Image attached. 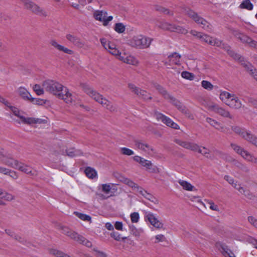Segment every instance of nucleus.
<instances>
[{
    "instance_id": "f257e3e1",
    "label": "nucleus",
    "mask_w": 257,
    "mask_h": 257,
    "mask_svg": "<svg viewBox=\"0 0 257 257\" xmlns=\"http://www.w3.org/2000/svg\"><path fill=\"white\" fill-rule=\"evenodd\" d=\"M43 87L47 92L56 95L67 103H71L73 100L72 94L69 92L68 88L57 81L46 80L43 83Z\"/></svg>"
},
{
    "instance_id": "f03ea898",
    "label": "nucleus",
    "mask_w": 257,
    "mask_h": 257,
    "mask_svg": "<svg viewBox=\"0 0 257 257\" xmlns=\"http://www.w3.org/2000/svg\"><path fill=\"white\" fill-rule=\"evenodd\" d=\"M153 39L151 38L140 35L134 36L129 40L128 44L134 47L144 49L149 47Z\"/></svg>"
},
{
    "instance_id": "7ed1b4c3",
    "label": "nucleus",
    "mask_w": 257,
    "mask_h": 257,
    "mask_svg": "<svg viewBox=\"0 0 257 257\" xmlns=\"http://www.w3.org/2000/svg\"><path fill=\"white\" fill-rule=\"evenodd\" d=\"M185 13L198 24L201 25L203 29L207 31H210L211 30V26L209 23L203 18L198 16V14L193 10L187 9L185 10Z\"/></svg>"
},
{
    "instance_id": "20e7f679",
    "label": "nucleus",
    "mask_w": 257,
    "mask_h": 257,
    "mask_svg": "<svg viewBox=\"0 0 257 257\" xmlns=\"http://www.w3.org/2000/svg\"><path fill=\"white\" fill-rule=\"evenodd\" d=\"M9 108L12 111V112L15 116L18 117L21 119L22 122L24 124H32L36 123H41L43 121L40 118L25 117L24 116L22 115V113L20 111L18 108L13 106L11 105Z\"/></svg>"
},
{
    "instance_id": "39448f33",
    "label": "nucleus",
    "mask_w": 257,
    "mask_h": 257,
    "mask_svg": "<svg viewBox=\"0 0 257 257\" xmlns=\"http://www.w3.org/2000/svg\"><path fill=\"white\" fill-rule=\"evenodd\" d=\"M24 5L25 8L35 14L46 16V13L42 8L30 0H20Z\"/></svg>"
},
{
    "instance_id": "423d86ee",
    "label": "nucleus",
    "mask_w": 257,
    "mask_h": 257,
    "mask_svg": "<svg viewBox=\"0 0 257 257\" xmlns=\"http://www.w3.org/2000/svg\"><path fill=\"white\" fill-rule=\"evenodd\" d=\"M82 87L87 94L101 105L103 103V100L106 99L102 95L100 94L88 85L83 84H82Z\"/></svg>"
},
{
    "instance_id": "0eeeda50",
    "label": "nucleus",
    "mask_w": 257,
    "mask_h": 257,
    "mask_svg": "<svg viewBox=\"0 0 257 257\" xmlns=\"http://www.w3.org/2000/svg\"><path fill=\"white\" fill-rule=\"evenodd\" d=\"M134 160L144 167H145L146 169L151 173H159L160 172L159 169L157 166L154 165L150 161L138 156L134 157Z\"/></svg>"
},
{
    "instance_id": "6e6552de",
    "label": "nucleus",
    "mask_w": 257,
    "mask_h": 257,
    "mask_svg": "<svg viewBox=\"0 0 257 257\" xmlns=\"http://www.w3.org/2000/svg\"><path fill=\"white\" fill-rule=\"evenodd\" d=\"M107 15L106 11L97 10L94 12L93 16L96 20L102 22L103 26H106L113 19L112 16L107 17Z\"/></svg>"
},
{
    "instance_id": "1a4fd4ad",
    "label": "nucleus",
    "mask_w": 257,
    "mask_h": 257,
    "mask_svg": "<svg viewBox=\"0 0 257 257\" xmlns=\"http://www.w3.org/2000/svg\"><path fill=\"white\" fill-rule=\"evenodd\" d=\"M145 220L148 221L156 228L161 229L163 227V223L152 212H146L145 213Z\"/></svg>"
},
{
    "instance_id": "9d476101",
    "label": "nucleus",
    "mask_w": 257,
    "mask_h": 257,
    "mask_svg": "<svg viewBox=\"0 0 257 257\" xmlns=\"http://www.w3.org/2000/svg\"><path fill=\"white\" fill-rule=\"evenodd\" d=\"M154 116L158 121H162L168 126L175 129H178L179 127L177 124L173 122L170 118L160 112L155 111L154 112Z\"/></svg>"
},
{
    "instance_id": "9b49d317",
    "label": "nucleus",
    "mask_w": 257,
    "mask_h": 257,
    "mask_svg": "<svg viewBox=\"0 0 257 257\" xmlns=\"http://www.w3.org/2000/svg\"><path fill=\"white\" fill-rule=\"evenodd\" d=\"M0 161L3 164L16 169L18 168L19 164L18 160H15L11 157L10 154H7L6 153L2 157H0Z\"/></svg>"
},
{
    "instance_id": "f8f14e48",
    "label": "nucleus",
    "mask_w": 257,
    "mask_h": 257,
    "mask_svg": "<svg viewBox=\"0 0 257 257\" xmlns=\"http://www.w3.org/2000/svg\"><path fill=\"white\" fill-rule=\"evenodd\" d=\"M128 88L132 92L143 99L147 100L148 99L151 100L152 99V97L149 93L145 90H142L140 88L136 87L133 84H129Z\"/></svg>"
},
{
    "instance_id": "ddd939ff",
    "label": "nucleus",
    "mask_w": 257,
    "mask_h": 257,
    "mask_svg": "<svg viewBox=\"0 0 257 257\" xmlns=\"http://www.w3.org/2000/svg\"><path fill=\"white\" fill-rule=\"evenodd\" d=\"M215 247L225 257H235L234 253L228 248L225 243L221 242H217Z\"/></svg>"
},
{
    "instance_id": "4468645a",
    "label": "nucleus",
    "mask_w": 257,
    "mask_h": 257,
    "mask_svg": "<svg viewBox=\"0 0 257 257\" xmlns=\"http://www.w3.org/2000/svg\"><path fill=\"white\" fill-rule=\"evenodd\" d=\"M162 28L165 30L170 31L171 32H177L178 33H181L186 34L187 33V30L184 28L177 26L174 24H169L168 23H164L162 24Z\"/></svg>"
},
{
    "instance_id": "2eb2a0df",
    "label": "nucleus",
    "mask_w": 257,
    "mask_h": 257,
    "mask_svg": "<svg viewBox=\"0 0 257 257\" xmlns=\"http://www.w3.org/2000/svg\"><path fill=\"white\" fill-rule=\"evenodd\" d=\"M175 142L176 144L183 147L184 148L191 150L192 151H197L199 147V146L195 143L183 141L181 140H175Z\"/></svg>"
},
{
    "instance_id": "dca6fc26",
    "label": "nucleus",
    "mask_w": 257,
    "mask_h": 257,
    "mask_svg": "<svg viewBox=\"0 0 257 257\" xmlns=\"http://www.w3.org/2000/svg\"><path fill=\"white\" fill-rule=\"evenodd\" d=\"M31 176H36L38 175V172L30 166L19 162L18 168L16 169Z\"/></svg>"
},
{
    "instance_id": "f3484780",
    "label": "nucleus",
    "mask_w": 257,
    "mask_h": 257,
    "mask_svg": "<svg viewBox=\"0 0 257 257\" xmlns=\"http://www.w3.org/2000/svg\"><path fill=\"white\" fill-rule=\"evenodd\" d=\"M209 108L216 113L223 116L224 117H228L232 118V116L230 114L229 112L225 110L224 108L220 107L217 104H212L209 106Z\"/></svg>"
},
{
    "instance_id": "a211bd4d",
    "label": "nucleus",
    "mask_w": 257,
    "mask_h": 257,
    "mask_svg": "<svg viewBox=\"0 0 257 257\" xmlns=\"http://www.w3.org/2000/svg\"><path fill=\"white\" fill-rule=\"evenodd\" d=\"M66 37L70 43L77 47L82 48L85 45L84 42L82 41L80 38L76 36L68 34L66 35Z\"/></svg>"
},
{
    "instance_id": "6ab92c4d",
    "label": "nucleus",
    "mask_w": 257,
    "mask_h": 257,
    "mask_svg": "<svg viewBox=\"0 0 257 257\" xmlns=\"http://www.w3.org/2000/svg\"><path fill=\"white\" fill-rule=\"evenodd\" d=\"M236 153L240 155L244 159L247 161L257 164V158L251 155L247 151H245L241 147H239V149H238V151Z\"/></svg>"
},
{
    "instance_id": "aec40b11",
    "label": "nucleus",
    "mask_w": 257,
    "mask_h": 257,
    "mask_svg": "<svg viewBox=\"0 0 257 257\" xmlns=\"http://www.w3.org/2000/svg\"><path fill=\"white\" fill-rule=\"evenodd\" d=\"M236 153L240 155L244 159L247 161L257 164V158L251 155L247 151H245L241 147H239V149H238V151Z\"/></svg>"
},
{
    "instance_id": "412c9836",
    "label": "nucleus",
    "mask_w": 257,
    "mask_h": 257,
    "mask_svg": "<svg viewBox=\"0 0 257 257\" xmlns=\"http://www.w3.org/2000/svg\"><path fill=\"white\" fill-rule=\"evenodd\" d=\"M58 229L60 230L62 233L69 236L74 240L76 239V237L78 236V233L77 232L71 230L68 227L59 225Z\"/></svg>"
},
{
    "instance_id": "4be33fe9",
    "label": "nucleus",
    "mask_w": 257,
    "mask_h": 257,
    "mask_svg": "<svg viewBox=\"0 0 257 257\" xmlns=\"http://www.w3.org/2000/svg\"><path fill=\"white\" fill-rule=\"evenodd\" d=\"M226 104L229 107L234 109H239L241 107L242 103L238 97L232 95L231 98L229 100V102H226Z\"/></svg>"
},
{
    "instance_id": "5701e85b",
    "label": "nucleus",
    "mask_w": 257,
    "mask_h": 257,
    "mask_svg": "<svg viewBox=\"0 0 257 257\" xmlns=\"http://www.w3.org/2000/svg\"><path fill=\"white\" fill-rule=\"evenodd\" d=\"M136 147L143 151L149 152L151 151L152 152H154V149L148 144L143 143V142L139 140H136L134 142Z\"/></svg>"
},
{
    "instance_id": "b1692460",
    "label": "nucleus",
    "mask_w": 257,
    "mask_h": 257,
    "mask_svg": "<svg viewBox=\"0 0 257 257\" xmlns=\"http://www.w3.org/2000/svg\"><path fill=\"white\" fill-rule=\"evenodd\" d=\"M242 138L257 147V137L254 135L251 134L250 131H246Z\"/></svg>"
},
{
    "instance_id": "393cba45",
    "label": "nucleus",
    "mask_w": 257,
    "mask_h": 257,
    "mask_svg": "<svg viewBox=\"0 0 257 257\" xmlns=\"http://www.w3.org/2000/svg\"><path fill=\"white\" fill-rule=\"evenodd\" d=\"M119 59L123 62L133 65H137L138 64V61L134 56L130 55L126 57L120 56Z\"/></svg>"
},
{
    "instance_id": "a878e982",
    "label": "nucleus",
    "mask_w": 257,
    "mask_h": 257,
    "mask_svg": "<svg viewBox=\"0 0 257 257\" xmlns=\"http://www.w3.org/2000/svg\"><path fill=\"white\" fill-rule=\"evenodd\" d=\"M0 173L9 175L14 179H17L18 178V176L16 172L2 166L0 167Z\"/></svg>"
},
{
    "instance_id": "bb28decb",
    "label": "nucleus",
    "mask_w": 257,
    "mask_h": 257,
    "mask_svg": "<svg viewBox=\"0 0 257 257\" xmlns=\"http://www.w3.org/2000/svg\"><path fill=\"white\" fill-rule=\"evenodd\" d=\"M18 93L19 95L25 100H29L31 95L28 91L24 87H20L18 88Z\"/></svg>"
},
{
    "instance_id": "cd10ccee",
    "label": "nucleus",
    "mask_w": 257,
    "mask_h": 257,
    "mask_svg": "<svg viewBox=\"0 0 257 257\" xmlns=\"http://www.w3.org/2000/svg\"><path fill=\"white\" fill-rule=\"evenodd\" d=\"M138 192L142 196H143L145 198L151 201L152 202H155L156 200V199L154 196H153L151 194L148 193L142 187H141L140 189Z\"/></svg>"
},
{
    "instance_id": "c85d7f7f",
    "label": "nucleus",
    "mask_w": 257,
    "mask_h": 257,
    "mask_svg": "<svg viewBox=\"0 0 257 257\" xmlns=\"http://www.w3.org/2000/svg\"><path fill=\"white\" fill-rule=\"evenodd\" d=\"M66 152L67 155L70 157H75L82 154V152L80 150L75 149L74 148L67 149L66 150Z\"/></svg>"
},
{
    "instance_id": "c756f323",
    "label": "nucleus",
    "mask_w": 257,
    "mask_h": 257,
    "mask_svg": "<svg viewBox=\"0 0 257 257\" xmlns=\"http://www.w3.org/2000/svg\"><path fill=\"white\" fill-rule=\"evenodd\" d=\"M211 45L220 47L225 51L229 50V46L217 39H213Z\"/></svg>"
},
{
    "instance_id": "7c9ffc66",
    "label": "nucleus",
    "mask_w": 257,
    "mask_h": 257,
    "mask_svg": "<svg viewBox=\"0 0 257 257\" xmlns=\"http://www.w3.org/2000/svg\"><path fill=\"white\" fill-rule=\"evenodd\" d=\"M102 105L111 112H113L117 111V107L115 105H113L106 99L103 100V103Z\"/></svg>"
},
{
    "instance_id": "2f4dec72",
    "label": "nucleus",
    "mask_w": 257,
    "mask_h": 257,
    "mask_svg": "<svg viewBox=\"0 0 257 257\" xmlns=\"http://www.w3.org/2000/svg\"><path fill=\"white\" fill-rule=\"evenodd\" d=\"M180 57L181 56L179 54L177 53H174L172 54L171 55H170L168 58L169 59L170 62L171 63L176 65H179L180 64Z\"/></svg>"
},
{
    "instance_id": "473e14b6",
    "label": "nucleus",
    "mask_w": 257,
    "mask_h": 257,
    "mask_svg": "<svg viewBox=\"0 0 257 257\" xmlns=\"http://www.w3.org/2000/svg\"><path fill=\"white\" fill-rule=\"evenodd\" d=\"M241 9H246L251 11L253 9V4L250 2V0H244L240 4L239 7Z\"/></svg>"
},
{
    "instance_id": "72a5a7b5",
    "label": "nucleus",
    "mask_w": 257,
    "mask_h": 257,
    "mask_svg": "<svg viewBox=\"0 0 257 257\" xmlns=\"http://www.w3.org/2000/svg\"><path fill=\"white\" fill-rule=\"evenodd\" d=\"M154 87L158 91V92L164 97L165 99H168L170 95L168 92L161 85L158 84H154Z\"/></svg>"
},
{
    "instance_id": "f704fd0d",
    "label": "nucleus",
    "mask_w": 257,
    "mask_h": 257,
    "mask_svg": "<svg viewBox=\"0 0 257 257\" xmlns=\"http://www.w3.org/2000/svg\"><path fill=\"white\" fill-rule=\"evenodd\" d=\"M129 229L131 233L137 237H139L143 230L141 229H137L135 225L132 224L129 225Z\"/></svg>"
},
{
    "instance_id": "c9c22d12",
    "label": "nucleus",
    "mask_w": 257,
    "mask_h": 257,
    "mask_svg": "<svg viewBox=\"0 0 257 257\" xmlns=\"http://www.w3.org/2000/svg\"><path fill=\"white\" fill-rule=\"evenodd\" d=\"M231 130L236 134L243 138V136L244 135L246 132V130L244 128L240 127L238 126H231Z\"/></svg>"
},
{
    "instance_id": "e433bc0d",
    "label": "nucleus",
    "mask_w": 257,
    "mask_h": 257,
    "mask_svg": "<svg viewBox=\"0 0 257 257\" xmlns=\"http://www.w3.org/2000/svg\"><path fill=\"white\" fill-rule=\"evenodd\" d=\"M75 240L78 242L80 243H82L83 244L85 245L86 246L90 247L91 246V242L87 240L85 238V237L78 234V236L76 237V239H75Z\"/></svg>"
},
{
    "instance_id": "4c0bfd02",
    "label": "nucleus",
    "mask_w": 257,
    "mask_h": 257,
    "mask_svg": "<svg viewBox=\"0 0 257 257\" xmlns=\"http://www.w3.org/2000/svg\"><path fill=\"white\" fill-rule=\"evenodd\" d=\"M178 183L181 186H182L184 189L188 191H192L194 188L193 186L186 181L180 180H179Z\"/></svg>"
},
{
    "instance_id": "58836bf2",
    "label": "nucleus",
    "mask_w": 257,
    "mask_h": 257,
    "mask_svg": "<svg viewBox=\"0 0 257 257\" xmlns=\"http://www.w3.org/2000/svg\"><path fill=\"white\" fill-rule=\"evenodd\" d=\"M86 175L89 178L93 179L96 177L97 175L96 171L93 168L87 167L85 170Z\"/></svg>"
},
{
    "instance_id": "ea45409f",
    "label": "nucleus",
    "mask_w": 257,
    "mask_h": 257,
    "mask_svg": "<svg viewBox=\"0 0 257 257\" xmlns=\"http://www.w3.org/2000/svg\"><path fill=\"white\" fill-rule=\"evenodd\" d=\"M232 96V95L229 93L223 91L220 93L219 97L222 101H225L226 103L229 102V100L231 98Z\"/></svg>"
},
{
    "instance_id": "a19ab883",
    "label": "nucleus",
    "mask_w": 257,
    "mask_h": 257,
    "mask_svg": "<svg viewBox=\"0 0 257 257\" xmlns=\"http://www.w3.org/2000/svg\"><path fill=\"white\" fill-rule=\"evenodd\" d=\"M206 121L207 122L209 123L212 126L215 127L216 129L219 130V127L220 126V123L217 121L216 120L207 117L206 118Z\"/></svg>"
},
{
    "instance_id": "79ce46f5",
    "label": "nucleus",
    "mask_w": 257,
    "mask_h": 257,
    "mask_svg": "<svg viewBox=\"0 0 257 257\" xmlns=\"http://www.w3.org/2000/svg\"><path fill=\"white\" fill-rule=\"evenodd\" d=\"M125 183L128 186L131 187L135 191L138 192L140 189L141 188V187L138 186V184H137L133 181L129 179H126L125 181Z\"/></svg>"
},
{
    "instance_id": "37998d69",
    "label": "nucleus",
    "mask_w": 257,
    "mask_h": 257,
    "mask_svg": "<svg viewBox=\"0 0 257 257\" xmlns=\"http://www.w3.org/2000/svg\"><path fill=\"white\" fill-rule=\"evenodd\" d=\"M231 57L233 58L235 60H237L240 62L243 61V58L239 54L235 53L234 51L230 50V47H229V50L226 51Z\"/></svg>"
},
{
    "instance_id": "c03bdc74",
    "label": "nucleus",
    "mask_w": 257,
    "mask_h": 257,
    "mask_svg": "<svg viewBox=\"0 0 257 257\" xmlns=\"http://www.w3.org/2000/svg\"><path fill=\"white\" fill-rule=\"evenodd\" d=\"M236 36L242 43L248 44L249 42H250L251 38L243 34H237Z\"/></svg>"
},
{
    "instance_id": "a18cd8bd",
    "label": "nucleus",
    "mask_w": 257,
    "mask_h": 257,
    "mask_svg": "<svg viewBox=\"0 0 257 257\" xmlns=\"http://www.w3.org/2000/svg\"><path fill=\"white\" fill-rule=\"evenodd\" d=\"M114 30L118 33H122L125 30V27L122 23H116L115 25Z\"/></svg>"
},
{
    "instance_id": "49530a36",
    "label": "nucleus",
    "mask_w": 257,
    "mask_h": 257,
    "mask_svg": "<svg viewBox=\"0 0 257 257\" xmlns=\"http://www.w3.org/2000/svg\"><path fill=\"white\" fill-rule=\"evenodd\" d=\"M0 198H2V200L4 199L7 201H11L15 199V197L12 194L4 191V195H1Z\"/></svg>"
},
{
    "instance_id": "de8ad7c7",
    "label": "nucleus",
    "mask_w": 257,
    "mask_h": 257,
    "mask_svg": "<svg viewBox=\"0 0 257 257\" xmlns=\"http://www.w3.org/2000/svg\"><path fill=\"white\" fill-rule=\"evenodd\" d=\"M181 76L183 78L189 80H193L195 77L194 74L186 71H183L182 72Z\"/></svg>"
},
{
    "instance_id": "09e8293b",
    "label": "nucleus",
    "mask_w": 257,
    "mask_h": 257,
    "mask_svg": "<svg viewBox=\"0 0 257 257\" xmlns=\"http://www.w3.org/2000/svg\"><path fill=\"white\" fill-rule=\"evenodd\" d=\"M100 41L102 45L107 50H109L110 48H111L112 46H114L113 44H111L109 42H107L106 39L105 38H101L100 39Z\"/></svg>"
},
{
    "instance_id": "8fccbe9b",
    "label": "nucleus",
    "mask_w": 257,
    "mask_h": 257,
    "mask_svg": "<svg viewBox=\"0 0 257 257\" xmlns=\"http://www.w3.org/2000/svg\"><path fill=\"white\" fill-rule=\"evenodd\" d=\"M74 213L78 218H79L82 220L87 221H89L91 220V217L89 215L79 213L78 212H75Z\"/></svg>"
},
{
    "instance_id": "3c124183",
    "label": "nucleus",
    "mask_w": 257,
    "mask_h": 257,
    "mask_svg": "<svg viewBox=\"0 0 257 257\" xmlns=\"http://www.w3.org/2000/svg\"><path fill=\"white\" fill-rule=\"evenodd\" d=\"M202 86L205 89L211 90L213 88V85L209 81L203 80L201 82Z\"/></svg>"
},
{
    "instance_id": "603ef678",
    "label": "nucleus",
    "mask_w": 257,
    "mask_h": 257,
    "mask_svg": "<svg viewBox=\"0 0 257 257\" xmlns=\"http://www.w3.org/2000/svg\"><path fill=\"white\" fill-rule=\"evenodd\" d=\"M44 88H42L41 86L38 84H35L33 86V90L38 95H41L44 94Z\"/></svg>"
},
{
    "instance_id": "864d4df0",
    "label": "nucleus",
    "mask_w": 257,
    "mask_h": 257,
    "mask_svg": "<svg viewBox=\"0 0 257 257\" xmlns=\"http://www.w3.org/2000/svg\"><path fill=\"white\" fill-rule=\"evenodd\" d=\"M50 253L57 257H64L66 255V254L64 253L63 252L55 249H51L50 250Z\"/></svg>"
},
{
    "instance_id": "5fc2aeb1",
    "label": "nucleus",
    "mask_w": 257,
    "mask_h": 257,
    "mask_svg": "<svg viewBox=\"0 0 257 257\" xmlns=\"http://www.w3.org/2000/svg\"><path fill=\"white\" fill-rule=\"evenodd\" d=\"M247 70H248L249 74L257 81V70L252 66L247 67Z\"/></svg>"
},
{
    "instance_id": "6e6d98bb",
    "label": "nucleus",
    "mask_w": 257,
    "mask_h": 257,
    "mask_svg": "<svg viewBox=\"0 0 257 257\" xmlns=\"http://www.w3.org/2000/svg\"><path fill=\"white\" fill-rule=\"evenodd\" d=\"M130 217L133 223H137L140 219L139 214L138 212H133L131 213Z\"/></svg>"
},
{
    "instance_id": "4d7b16f0",
    "label": "nucleus",
    "mask_w": 257,
    "mask_h": 257,
    "mask_svg": "<svg viewBox=\"0 0 257 257\" xmlns=\"http://www.w3.org/2000/svg\"><path fill=\"white\" fill-rule=\"evenodd\" d=\"M200 39L202 41H203L209 44L210 45H211L212 43V41L213 38L207 35L203 34Z\"/></svg>"
},
{
    "instance_id": "13d9d810",
    "label": "nucleus",
    "mask_w": 257,
    "mask_h": 257,
    "mask_svg": "<svg viewBox=\"0 0 257 257\" xmlns=\"http://www.w3.org/2000/svg\"><path fill=\"white\" fill-rule=\"evenodd\" d=\"M181 112L191 119H194L193 115L186 106L181 111Z\"/></svg>"
},
{
    "instance_id": "bf43d9fd",
    "label": "nucleus",
    "mask_w": 257,
    "mask_h": 257,
    "mask_svg": "<svg viewBox=\"0 0 257 257\" xmlns=\"http://www.w3.org/2000/svg\"><path fill=\"white\" fill-rule=\"evenodd\" d=\"M121 153L124 155L131 156L134 154V152L132 150L127 148H121Z\"/></svg>"
},
{
    "instance_id": "052dcab7",
    "label": "nucleus",
    "mask_w": 257,
    "mask_h": 257,
    "mask_svg": "<svg viewBox=\"0 0 257 257\" xmlns=\"http://www.w3.org/2000/svg\"><path fill=\"white\" fill-rule=\"evenodd\" d=\"M29 101H31L33 104L38 105H42L43 103H44V101L43 99L40 98H33L32 96L31 97Z\"/></svg>"
},
{
    "instance_id": "680f3d73",
    "label": "nucleus",
    "mask_w": 257,
    "mask_h": 257,
    "mask_svg": "<svg viewBox=\"0 0 257 257\" xmlns=\"http://www.w3.org/2000/svg\"><path fill=\"white\" fill-rule=\"evenodd\" d=\"M203 149L204 150V151H203L202 150L200 149L199 148L197 152H199V153L203 155L206 157H207L208 158H210V156H209V150L205 147H203Z\"/></svg>"
},
{
    "instance_id": "e2e57ef3",
    "label": "nucleus",
    "mask_w": 257,
    "mask_h": 257,
    "mask_svg": "<svg viewBox=\"0 0 257 257\" xmlns=\"http://www.w3.org/2000/svg\"><path fill=\"white\" fill-rule=\"evenodd\" d=\"M110 53L113 55L118 56L119 58H120V53L119 51L115 48V47L114 46H112L110 49L108 50Z\"/></svg>"
},
{
    "instance_id": "0e129e2a",
    "label": "nucleus",
    "mask_w": 257,
    "mask_h": 257,
    "mask_svg": "<svg viewBox=\"0 0 257 257\" xmlns=\"http://www.w3.org/2000/svg\"><path fill=\"white\" fill-rule=\"evenodd\" d=\"M167 99L169 100V101L175 106L178 104H180V101L171 95H169V97H168Z\"/></svg>"
},
{
    "instance_id": "69168bd1",
    "label": "nucleus",
    "mask_w": 257,
    "mask_h": 257,
    "mask_svg": "<svg viewBox=\"0 0 257 257\" xmlns=\"http://www.w3.org/2000/svg\"><path fill=\"white\" fill-rule=\"evenodd\" d=\"M110 235L111 237L117 241H119L121 239L120 234L117 232H112Z\"/></svg>"
},
{
    "instance_id": "338daca9",
    "label": "nucleus",
    "mask_w": 257,
    "mask_h": 257,
    "mask_svg": "<svg viewBox=\"0 0 257 257\" xmlns=\"http://www.w3.org/2000/svg\"><path fill=\"white\" fill-rule=\"evenodd\" d=\"M247 100L249 103H250L254 108H257V99L249 97L248 98Z\"/></svg>"
},
{
    "instance_id": "774afa93",
    "label": "nucleus",
    "mask_w": 257,
    "mask_h": 257,
    "mask_svg": "<svg viewBox=\"0 0 257 257\" xmlns=\"http://www.w3.org/2000/svg\"><path fill=\"white\" fill-rule=\"evenodd\" d=\"M248 220L251 224L257 228V220L253 216H249L248 217Z\"/></svg>"
}]
</instances>
